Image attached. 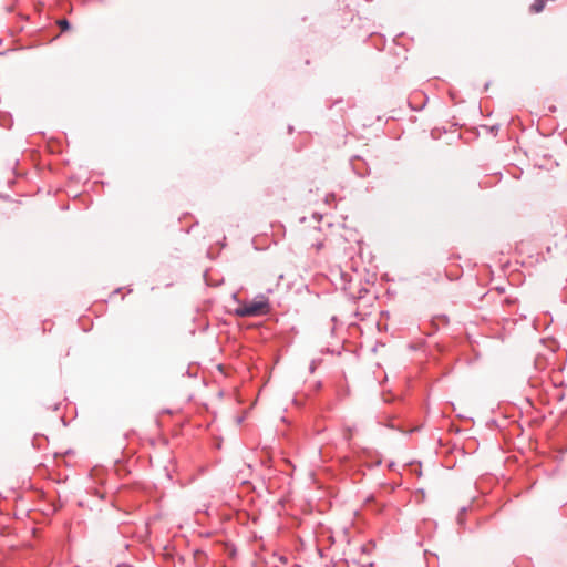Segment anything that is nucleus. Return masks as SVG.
Returning <instances> with one entry per match:
<instances>
[{"mask_svg": "<svg viewBox=\"0 0 567 567\" xmlns=\"http://www.w3.org/2000/svg\"><path fill=\"white\" fill-rule=\"evenodd\" d=\"M269 311V303L266 300H252L241 303L235 313L238 317H256Z\"/></svg>", "mask_w": 567, "mask_h": 567, "instance_id": "nucleus-1", "label": "nucleus"}, {"mask_svg": "<svg viewBox=\"0 0 567 567\" xmlns=\"http://www.w3.org/2000/svg\"><path fill=\"white\" fill-rule=\"evenodd\" d=\"M303 241L309 244L312 247H316L317 250H320L323 246V239L321 236V231L317 227H312L308 234L303 236Z\"/></svg>", "mask_w": 567, "mask_h": 567, "instance_id": "nucleus-2", "label": "nucleus"}, {"mask_svg": "<svg viewBox=\"0 0 567 567\" xmlns=\"http://www.w3.org/2000/svg\"><path fill=\"white\" fill-rule=\"evenodd\" d=\"M58 24H59V27L61 28V30H62V31H66V30H69V29H70V23H69V21H68V20H65V19H61V20H59V21H58Z\"/></svg>", "mask_w": 567, "mask_h": 567, "instance_id": "nucleus-3", "label": "nucleus"}]
</instances>
